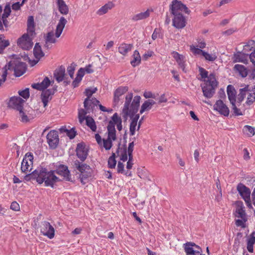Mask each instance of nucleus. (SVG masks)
Instances as JSON below:
<instances>
[{"label":"nucleus","mask_w":255,"mask_h":255,"mask_svg":"<svg viewBox=\"0 0 255 255\" xmlns=\"http://www.w3.org/2000/svg\"><path fill=\"white\" fill-rule=\"evenodd\" d=\"M24 179L27 181L35 180L39 184L44 183L45 186L52 188L56 183L61 181L55 175L54 170L48 171L47 168L41 166L37 167L31 173L26 174Z\"/></svg>","instance_id":"1"},{"label":"nucleus","mask_w":255,"mask_h":255,"mask_svg":"<svg viewBox=\"0 0 255 255\" xmlns=\"http://www.w3.org/2000/svg\"><path fill=\"white\" fill-rule=\"evenodd\" d=\"M170 11L173 15L172 25L177 29H182L186 25L187 21L185 17L181 13L184 12L189 14L191 11L180 1L173 0L170 5Z\"/></svg>","instance_id":"2"},{"label":"nucleus","mask_w":255,"mask_h":255,"mask_svg":"<svg viewBox=\"0 0 255 255\" xmlns=\"http://www.w3.org/2000/svg\"><path fill=\"white\" fill-rule=\"evenodd\" d=\"M141 98L135 96L133 98V94L128 93L126 96L123 112L127 116L133 117L137 113L139 107Z\"/></svg>","instance_id":"3"},{"label":"nucleus","mask_w":255,"mask_h":255,"mask_svg":"<svg viewBox=\"0 0 255 255\" xmlns=\"http://www.w3.org/2000/svg\"><path fill=\"white\" fill-rule=\"evenodd\" d=\"M67 23V20L64 17L61 16L60 18L56 25L55 33L54 34L53 31H50L47 33L45 38L44 48L49 49L52 47V44L56 42V38H59L60 36Z\"/></svg>","instance_id":"4"},{"label":"nucleus","mask_w":255,"mask_h":255,"mask_svg":"<svg viewBox=\"0 0 255 255\" xmlns=\"http://www.w3.org/2000/svg\"><path fill=\"white\" fill-rule=\"evenodd\" d=\"M218 85V82L214 73L209 75L208 79L205 81L203 86H201L203 95L207 98H211L215 92V88Z\"/></svg>","instance_id":"5"},{"label":"nucleus","mask_w":255,"mask_h":255,"mask_svg":"<svg viewBox=\"0 0 255 255\" xmlns=\"http://www.w3.org/2000/svg\"><path fill=\"white\" fill-rule=\"evenodd\" d=\"M75 166L80 172L79 177L81 182L83 184H85V181L92 175V170L91 168L87 164L81 163L78 160L75 161Z\"/></svg>","instance_id":"6"},{"label":"nucleus","mask_w":255,"mask_h":255,"mask_svg":"<svg viewBox=\"0 0 255 255\" xmlns=\"http://www.w3.org/2000/svg\"><path fill=\"white\" fill-rule=\"evenodd\" d=\"M116 131L114 128V126L112 122L107 126L108 137L107 139H103L102 145L103 147L107 150H110L113 145V141H115L116 138Z\"/></svg>","instance_id":"7"},{"label":"nucleus","mask_w":255,"mask_h":255,"mask_svg":"<svg viewBox=\"0 0 255 255\" xmlns=\"http://www.w3.org/2000/svg\"><path fill=\"white\" fill-rule=\"evenodd\" d=\"M2 10V7L0 5V30L1 31H4L5 30H7L9 26V22L7 18L9 16L11 12L10 4L7 3L5 5L3 9V13L1 15Z\"/></svg>","instance_id":"8"},{"label":"nucleus","mask_w":255,"mask_h":255,"mask_svg":"<svg viewBox=\"0 0 255 255\" xmlns=\"http://www.w3.org/2000/svg\"><path fill=\"white\" fill-rule=\"evenodd\" d=\"M5 68L7 70L13 68L15 76L16 77H20L26 72L27 65L25 63L23 62H10L4 66L3 68V71Z\"/></svg>","instance_id":"9"},{"label":"nucleus","mask_w":255,"mask_h":255,"mask_svg":"<svg viewBox=\"0 0 255 255\" xmlns=\"http://www.w3.org/2000/svg\"><path fill=\"white\" fill-rule=\"evenodd\" d=\"M237 189L242 198L246 202L247 206L253 208L251 201V190L243 183H240L237 187Z\"/></svg>","instance_id":"10"},{"label":"nucleus","mask_w":255,"mask_h":255,"mask_svg":"<svg viewBox=\"0 0 255 255\" xmlns=\"http://www.w3.org/2000/svg\"><path fill=\"white\" fill-rule=\"evenodd\" d=\"M40 232L44 236L52 239L55 236V229L50 223L47 221L41 223Z\"/></svg>","instance_id":"11"},{"label":"nucleus","mask_w":255,"mask_h":255,"mask_svg":"<svg viewBox=\"0 0 255 255\" xmlns=\"http://www.w3.org/2000/svg\"><path fill=\"white\" fill-rule=\"evenodd\" d=\"M55 167V169L54 171L55 174L56 173L63 177L66 181H70L71 180L70 172L67 165L57 163Z\"/></svg>","instance_id":"12"},{"label":"nucleus","mask_w":255,"mask_h":255,"mask_svg":"<svg viewBox=\"0 0 255 255\" xmlns=\"http://www.w3.org/2000/svg\"><path fill=\"white\" fill-rule=\"evenodd\" d=\"M17 44L23 49L29 50L33 46L32 39L28 34H24L17 39Z\"/></svg>","instance_id":"13"},{"label":"nucleus","mask_w":255,"mask_h":255,"mask_svg":"<svg viewBox=\"0 0 255 255\" xmlns=\"http://www.w3.org/2000/svg\"><path fill=\"white\" fill-rule=\"evenodd\" d=\"M33 160V156L31 153L28 152L25 155L21 165V170L22 172H26L32 169Z\"/></svg>","instance_id":"14"},{"label":"nucleus","mask_w":255,"mask_h":255,"mask_svg":"<svg viewBox=\"0 0 255 255\" xmlns=\"http://www.w3.org/2000/svg\"><path fill=\"white\" fill-rule=\"evenodd\" d=\"M46 138L50 148L55 149L57 147L59 143V136L56 130H50L47 134Z\"/></svg>","instance_id":"15"},{"label":"nucleus","mask_w":255,"mask_h":255,"mask_svg":"<svg viewBox=\"0 0 255 255\" xmlns=\"http://www.w3.org/2000/svg\"><path fill=\"white\" fill-rule=\"evenodd\" d=\"M213 109L225 117H228L230 114L229 108L221 100H218L216 102Z\"/></svg>","instance_id":"16"},{"label":"nucleus","mask_w":255,"mask_h":255,"mask_svg":"<svg viewBox=\"0 0 255 255\" xmlns=\"http://www.w3.org/2000/svg\"><path fill=\"white\" fill-rule=\"evenodd\" d=\"M56 91V88H53L52 89H48L46 90L42 91L40 96V98L43 104L44 107H46L47 106L48 102L51 100L52 96Z\"/></svg>","instance_id":"17"},{"label":"nucleus","mask_w":255,"mask_h":255,"mask_svg":"<svg viewBox=\"0 0 255 255\" xmlns=\"http://www.w3.org/2000/svg\"><path fill=\"white\" fill-rule=\"evenodd\" d=\"M24 101L19 97H12L10 99L8 105L11 108L19 111L23 109Z\"/></svg>","instance_id":"18"},{"label":"nucleus","mask_w":255,"mask_h":255,"mask_svg":"<svg viewBox=\"0 0 255 255\" xmlns=\"http://www.w3.org/2000/svg\"><path fill=\"white\" fill-rule=\"evenodd\" d=\"M76 151L78 158L82 161H84L86 159L88 150L83 143H79L77 144Z\"/></svg>","instance_id":"19"},{"label":"nucleus","mask_w":255,"mask_h":255,"mask_svg":"<svg viewBox=\"0 0 255 255\" xmlns=\"http://www.w3.org/2000/svg\"><path fill=\"white\" fill-rule=\"evenodd\" d=\"M172 55L177 63L179 67L182 69L183 72L186 73L187 70L185 68L186 64L185 63L186 60L185 56L176 51H173Z\"/></svg>","instance_id":"20"},{"label":"nucleus","mask_w":255,"mask_h":255,"mask_svg":"<svg viewBox=\"0 0 255 255\" xmlns=\"http://www.w3.org/2000/svg\"><path fill=\"white\" fill-rule=\"evenodd\" d=\"M245 88L247 96L246 104L250 106L255 102V86L251 88L250 86L246 85Z\"/></svg>","instance_id":"21"},{"label":"nucleus","mask_w":255,"mask_h":255,"mask_svg":"<svg viewBox=\"0 0 255 255\" xmlns=\"http://www.w3.org/2000/svg\"><path fill=\"white\" fill-rule=\"evenodd\" d=\"M100 103V101L95 98H86L84 102V108L88 112H92L95 106Z\"/></svg>","instance_id":"22"},{"label":"nucleus","mask_w":255,"mask_h":255,"mask_svg":"<svg viewBox=\"0 0 255 255\" xmlns=\"http://www.w3.org/2000/svg\"><path fill=\"white\" fill-rule=\"evenodd\" d=\"M236 205L235 216L241 219H248L243 203L242 201H238L237 202Z\"/></svg>","instance_id":"23"},{"label":"nucleus","mask_w":255,"mask_h":255,"mask_svg":"<svg viewBox=\"0 0 255 255\" xmlns=\"http://www.w3.org/2000/svg\"><path fill=\"white\" fill-rule=\"evenodd\" d=\"M50 83L51 81L49 78L45 77L41 82L32 84L31 87L32 88L39 91H44L46 90Z\"/></svg>","instance_id":"24"},{"label":"nucleus","mask_w":255,"mask_h":255,"mask_svg":"<svg viewBox=\"0 0 255 255\" xmlns=\"http://www.w3.org/2000/svg\"><path fill=\"white\" fill-rule=\"evenodd\" d=\"M128 90L127 86H121L117 88L114 92V102L118 104L120 101V97Z\"/></svg>","instance_id":"25"},{"label":"nucleus","mask_w":255,"mask_h":255,"mask_svg":"<svg viewBox=\"0 0 255 255\" xmlns=\"http://www.w3.org/2000/svg\"><path fill=\"white\" fill-rule=\"evenodd\" d=\"M153 11L151 9H147L144 12H141L132 16L131 19L133 21L143 20L148 17L150 13Z\"/></svg>","instance_id":"26"},{"label":"nucleus","mask_w":255,"mask_h":255,"mask_svg":"<svg viewBox=\"0 0 255 255\" xmlns=\"http://www.w3.org/2000/svg\"><path fill=\"white\" fill-rule=\"evenodd\" d=\"M65 75V68L64 66H61L55 70L54 77L57 82L60 83L64 80Z\"/></svg>","instance_id":"27"},{"label":"nucleus","mask_w":255,"mask_h":255,"mask_svg":"<svg viewBox=\"0 0 255 255\" xmlns=\"http://www.w3.org/2000/svg\"><path fill=\"white\" fill-rule=\"evenodd\" d=\"M194 243L187 242L183 244V248L186 255H197V253H199V251H195L194 249Z\"/></svg>","instance_id":"28"},{"label":"nucleus","mask_w":255,"mask_h":255,"mask_svg":"<svg viewBox=\"0 0 255 255\" xmlns=\"http://www.w3.org/2000/svg\"><path fill=\"white\" fill-rule=\"evenodd\" d=\"M249 54H246L241 52H238L233 55V60L234 63L243 62L246 63L248 61Z\"/></svg>","instance_id":"29"},{"label":"nucleus","mask_w":255,"mask_h":255,"mask_svg":"<svg viewBox=\"0 0 255 255\" xmlns=\"http://www.w3.org/2000/svg\"><path fill=\"white\" fill-rule=\"evenodd\" d=\"M227 92L231 104L236 103L237 92L234 87L231 85H229L227 88Z\"/></svg>","instance_id":"30"},{"label":"nucleus","mask_w":255,"mask_h":255,"mask_svg":"<svg viewBox=\"0 0 255 255\" xmlns=\"http://www.w3.org/2000/svg\"><path fill=\"white\" fill-rule=\"evenodd\" d=\"M155 104V102L153 100L148 99L145 101L141 106L140 114H142L145 112L149 111Z\"/></svg>","instance_id":"31"},{"label":"nucleus","mask_w":255,"mask_h":255,"mask_svg":"<svg viewBox=\"0 0 255 255\" xmlns=\"http://www.w3.org/2000/svg\"><path fill=\"white\" fill-rule=\"evenodd\" d=\"M84 76V71L82 68L79 69L76 74V77L72 83V86L74 88L79 86L80 83L81 82L83 77Z\"/></svg>","instance_id":"32"},{"label":"nucleus","mask_w":255,"mask_h":255,"mask_svg":"<svg viewBox=\"0 0 255 255\" xmlns=\"http://www.w3.org/2000/svg\"><path fill=\"white\" fill-rule=\"evenodd\" d=\"M132 47L133 45L132 44L123 43L119 46L118 51L122 55L126 56L128 52L131 51Z\"/></svg>","instance_id":"33"},{"label":"nucleus","mask_w":255,"mask_h":255,"mask_svg":"<svg viewBox=\"0 0 255 255\" xmlns=\"http://www.w3.org/2000/svg\"><path fill=\"white\" fill-rule=\"evenodd\" d=\"M56 3L58 10L61 14L66 15L68 13V6L63 0H56Z\"/></svg>","instance_id":"34"},{"label":"nucleus","mask_w":255,"mask_h":255,"mask_svg":"<svg viewBox=\"0 0 255 255\" xmlns=\"http://www.w3.org/2000/svg\"><path fill=\"white\" fill-rule=\"evenodd\" d=\"M115 6L114 3L112 1H109L107 3H106L104 5L102 6L101 8H100L97 11V14L99 15H102L106 13L108 11L112 9Z\"/></svg>","instance_id":"35"},{"label":"nucleus","mask_w":255,"mask_h":255,"mask_svg":"<svg viewBox=\"0 0 255 255\" xmlns=\"http://www.w3.org/2000/svg\"><path fill=\"white\" fill-rule=\"evenodd\" d=\"M18 111L19 112L20 121L21 122L27 123L32 119L31 115L27 111L24 110L23 108Z\"/></svg>","instance_id":"36"},{"label":"nucleus","mask_w":255,"mask_h":255,"mask_svg":"<svg viewBox=\"0 0 255 255\" xmlns=\"http://www.w3.org/2000/svg\"><path fill=\"white\" fill-rule=\"evenodd\" d=\"M112 120V121H110L109 122L108 125H109L110 123L112 122L113 125L114 126V128L115 129V125H116L117 129L119 131H121L122 129L123 128L121 118L118 116V114L117 113H115L113 116Z\"/></svg>","instance_id":"37"},{"label":"nucleus","mask_w":255,"mask_h":255,"mask_svg":"<svg viewBox=\"0 0 255 255\" xmlns=\"http://www.w3.org/2000/svg\"><path fill=\"white\" fill-rule=\"evenodd\" d=\"M234 69L243 78H245L248 75V70L244 65L236 64L234 66Z\"/></svg>","instance_id":"38"},{"label":"nucleus","mask_w":255,"mask_h":255,"mask_svg":"<svg viewBox=\"0 0 255 255\" xmlns=\"http://www.w3.org/2000/svg\"><path fill=\"white\" fill-rule=\"evenodd\" d=\"M255 232H253L250 235V237L247 239V249L250 253H253L254 245L255 243Z\"/></svg>","instance_id":"39"},{"label":"nucleus","mask_w":255,"mask_h":255,"mask_svg":"<svg viewBox=\"0 0 255 255\" xmlns=\"http://www.w3.org/2000/svg\"><path fill=\"white\" fill-rule=\"evenodd\" d=\"M139 118V115L137 114L135 115L131 120L129 126V133L130 135H133L135 134L136 127L137 126V123Z\"/></svg>","instance_id":"40"},{"label":"nucleus","mask_w":255,"mask_h":255,"mask_svg":"<svg viewBox=\"0 0 255 255\" xmlns=\"http://www.w3.org/2000/svg\"><path fill=\"white\" fill-rule=\"evenodd\" d=\"M132 57L133 59L130 61L131 65L133 67L139 65L141 62V57L138 50H134Z\"/></svg>","instance_id":"41"},{"label":"nucleus","mask_w":255,"mask_h":255,"mask_svg":"<svg viewBox=\"0 0 255 255\" xmlns=\"http://www.w3.org/2000/svg\"><path fill=\"white\" fill-rule=\"evenodd\" d=\"M33 54L37 59H40L44 55L41 47L38 43H36L34 46L33 48Z\"/></svg>","instance_id":"42"},{"label":"nucleus","mask_w":255,"mask_h":255,"mask_svg":"<svg viewBox=\"0 0 255 255\" xmlns=\"http://www.w3.org/2000/svg\"><path fill=\"white\" fill-rule=\"evenodd\" d=\"M117 152L120 157V160L125 162L128 160L127 149L126 147L118 148Z\"/></svg>","instance_id":"43"},{"label":"nucleus","mask_w":255,"mask_h":255,"mask_svg":"<svg viewBox=\"0 0 255 255\" xmlns=\"http://www.w3.org/2000/svg\"><path fill=\"white\" fill-rule=\"evenodd\" d=\"M85 120L86 125L90 128L93 131H96L97 126L94 119L92 117H87Z\"/></svg>","instance_id":"44"},{"label":"nucleus","mask_w":255,"mask_h":255,"mask_svg":"<svg viewBox=\"0 0 255 255\" xmlns=\"http://www.w3.org/2000/svg\"><path fill=\"white\" fill-rule=\"evenodd\" d=\"M117 171L118 173H124L127 176H131L132 175L131 171L128 170L126 171L124 170V165L120 161L118 163Z\"/></svg>","instance_id":"45"},{"label":"nucleus","mask_w":255,"mask_h":255,"mask_svg":"<svg viewBox=\"0 0 255 255\" xmlns=\"http://www.w3.org/2000/svg\"><path fill=\"white\" fill-rule=\"evenodd\" d=\"M90 112H88V111L85 109H80L78 111V118L79 122L82 124L85 120H86V115L88 113H90Z\"/></svg>","instance_id":"46"},{"label":"nucleus","mask_w":255,"mask_h":255,"mask_svg":"<svg viewBox=\"0 0 255 255\" xmlns=\"http://www.w3.org/2000/svg\"><path fill=\"white\" fill-rule=\"evenodd\" d=\"M9 45L8 40L3 39V35H0V54L2 53L3 49Z\"/></svg>","instance_id":"47"},{"label":"nucleus","mask_w":255,"mask_h":255,"mask_svg":"<svg viewBox=\"0 0 255 255\" xmlns=\"http://www.w3.org/2000/svg\"><path fill=\"white\" fill-rule=\"evenodd\" d=\"M116 155L113 153L112 155L108 159V167L110 168H114L116 165L117 161L115 159Z\"/></svg>","instance_id":"48"},{"label":"nucleus","mask_w":255,"mask_h":255,"mask_svg":"<svg viewBox=\"0 0 255 255\" xmlns=\"http://www.w3.org/2000/svg\"><path fill=\"white\" fill-rule=\"evenodd\" d=\"M244 131L250 136H252L255 134V128L246 125L244 128Z\"/></svg>","instance_id":"49"},{"label":"nucleus","mask_w":255,"mask_h":255,"mask_svg":"<svg viewBox=\"0 0 255 255\" xmlns=\"http://www.w3.org/2000/svg\"><path fill=\"white\" fill-rule=\"evenodd\" d=\"M247 96L246 89L243 88L240 89V93L237 96V102L239 104L244 100L245 98Z\"/></svg>","instance_id":"50"},{"label":"nucleus","mask_w":255,"mask_h":255,"mask_svg":"<svg viewBox=\"0 0 255 255\" xmlns=\"http://www.w3.org/2000/svg\"><path fill=\"white\" fill-rule=\"evenodd\" d=\"M248 221V219H238L235 220V224L237 227H241L243 229L246 228V222Z\"/></svg>","instance_id":"51"},{"label":"nucleus","mask_w":255,"mask_h":255,"mask_svg":"<svg viewBox=\"0 0 255 255\" xmlns=\"http://www.w3.org/2000/svg\"><path fill=\"white\" fill-rule=\"evenodd\" d=\"M190 49L192 52L195 55H202L204 51L202 50L201 48L196 47L193 45L190 46Z\"/></svg>","instance_id":"52"},{"label":"nucleus","mask_w":255,"mask_h":255,"mask_svg":"<svg viewBox=\"0 0 255 255\" xmlns=\"http://www.w3.org/2000/svg\"><path fill=\"white\" fill-rule=\"evenodd\" d=\"M60 130L62 131L63 130H65L66 131L67 135L70 138L73 139L75 137L76 135V132L74 130L73 128L71 129H65V128H61Z\"/></svg>","instance_id":"53"},{"label":"nucleus","mask_w":255,"mask_h":255,"mask_svg":"<svg viewBox=\"0 0 255 255\" xmlns=\"http://www.w3.org/2000/svg\"><path fill=\"white\" fill-rule=\"evenodd\" d=\"M97 91V88H87L84 94L87 97L86 98L91 99L92 97V95L96 93V92Z\"/></svg>","instance_id":"54"},{"label":"nucleus","mask_w":255,"mask_h":255,"mask_svg":"<svg viewBox=\"0 0 255 255\" xmlns=\"http://www.w3.org/2000/svg\"><path fill=\"white\" fill-rule=\"evenodd\" d=\"M203 56L205 58L206 60L208 61L213 62L215 61L217 58V56H216L215 54H210L205 51L203 52Z\"/></svg>","instance_id":"55"},{"label":"nucleus","mask_w":255,"mask_h":255,"mask_svg":"<svg viewBox=\"0 0 255 255\" xmlns=\"http://www.w3.org/2000/svg\"><path fill=\"white\" fill-rule=\"evenodd\" d=\"M232 109L233 112V114L236 116L243 115L242 112L240 109H238L236 105V103H231Z\"/></svg>","instance_id":"56"},{"label":"nucleus","mask_w":255,"mask_h":255,"mask_svg":"<svg viewBox=\"0 0 255 255\" xmlns=\"http://www.w3.org/2000/svg\"><path fill=\"white\" fill-rule=\"evenodd\" d=\"M199 72L202 78V79H200V80H202V79H204V81H206L205 80V78H207V79H208V72L207 70H206L204 68L202 67H199Z\"/></svg>","instance_id":"57"},{"label":"nucleus","mask_w":255,"mask_h":255,"mask_svg":"<svg viewBox=\"0 0 255 255\" xmlns=\"http://www.w3.org/2000/svg\"><path fill=\"white\" fill-rule=\"evenodd\" d=\"M76 65L74 63H72L70 66L67 67V72L70 76V78L73 79L74 72L75 70Z\"/></svg>","instance_id":"58"},{"label":"nucleus","mask_w":255,"mask_h":255,"mask_svg":"<svg viewBox=\"0 0 255 255\" xmlns=\"http://www.w3.org/2000/svg\"><path fill=\"white\" fill-rule=\"evenodd\" d=\"M19 95L25 99H27L29 97V91L28 88H26L22 91H18Z\"/></svg>","instance_id":"59"},{"label":"nucleus","mask_w":255,"mask_h":255,"mask_svg":"<svg viewBox=\"0 0 255 255\" xmlns=\"http://www.w3.org/2000/svg\"><path fill=\"white\" fill-rule=\"evenodd\" d=\"M27 32L29 36H33L35 34V26L34 25H27Z\"/></svg>","instance_id":"60"},{"label":"nucleus","mask_w":255,"mask_h":255,"mask_svg":"<svg viewBox=\"0 0 255 255\" xmlns=\"http://www.w3.org/2000/svg\"><path fill=\"white\" fill-rule=\"evenodd\" d=\"M134 142L132 141L128 144L127 152L128 153V156H132V152L134 148Z\"/></svg>","instance_id":"61"},{"label":"nucleus","mask_w":255,"mask_h":255,"mask_svg":"<svg viewBox=\"0 0 255 255\" xmlns=\"http://www.w3.org/2000/svg\"><path fill=\"white\" fill-rule=\"evenodd\" d=\"M143 96L146 99L152 98L155 99L156 96L150 91H145L143 93Z\"/></svg>","instance_id":"62"},{"label":"nucleus","mask_w":255,"mask_h":255,"mask_svg":"<svg viewBox=\"0 0 255 255\" xmlns=\"http://www.w3.org/2000/svg\"><path fill=\"white\" fill-rule=\"evenodd\" d=\"M10 209L13 211H18L19 210V205L16 202H12L10 205Z\"/></svg>","instance_id":"63"},{"label":"nucleus","mask_w":255,"mask_h":255,"mask_svg":"<svg viewBox=\"0 0 255 255\" xmlns=\"http://www.w3.org/2000/svg\"><path fill=\"white\" fill-rule=\"evenodd\" d=\"M250 59L254 66L255 67V49L250 54Z\"/></svg>","instance_id":"64"}]
</instances>
